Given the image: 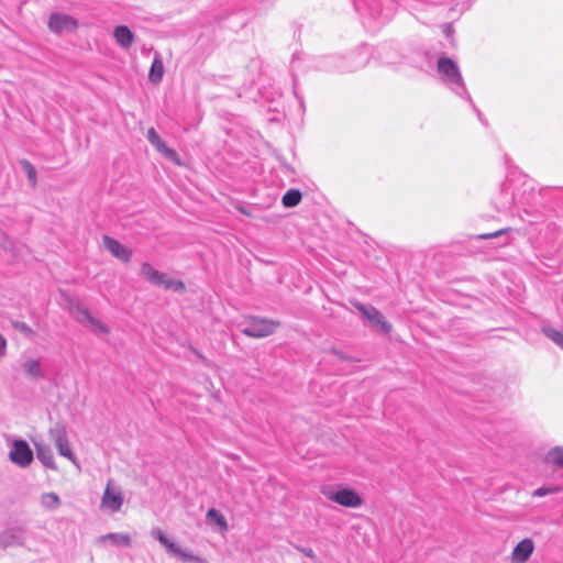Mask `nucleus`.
<instances>
[{
  "instance_id": "obj_1",
  "label": "nucleus",
  "mask_w": 563,
  "mask_h": 563,
  "mask_svg": "<svg viewBox=\"0 0 563 563\" xmlns=\"http://www.w3.org/2000/svg\"><path fill=\"white\" fill-rule=\"evenodd\" d=\"M437 71L441 80L459 97L466 99L472 103L473 109L481 119V112L475 107L472 98L465 87L463 77L461 75L457 64L450 57L442 56L438 59Z\"/></svg>"
},
{
  "instance_id": "obj_2",
  "label": "nucleus",
  "mask_w": 563,
  "mask_h": 563,
  "mask_svg": "<svg viewBox=\"0 0 563 563\" xmlns=\"http://www.w3.org/2000/svg\"><path fill=\"white\" fill-rule=\"evenodd\" d=\"M369 60L368 47L363 45L347 56H332L328 58L325 70H336L339 73H351L358 70L367 65Z\"/></svg>"
},
{
  "instance_id": "obj_3",
  "label": "nucleus",
  "mask_w": 563,
  "mask_h": 563,
  "mask_svg": "<svg viewBox=\"0 0 563 563\" xmlns=\"http://www.w3.org/2000/svg\"><path fill=\"white\" fill-rule=\"evenodd\" d=\"M141 276L155 287H162L165 290L183 292L185 284L180 280L170 278L167 274L155 269L150 263L145 262L141 265Z\"/></svg>"
},
{
  "instance_id": "obj_4",
  "label": "nucleus",
  "mask_w": 563,
  "mask_h": 563,
  "mask_svg": "<svg viewBox=\"0 0 563 563\" xmlns=\"http://www.w3.org/2000/svg\"><path fill=\"white\" fill-rule=\"evenodd\" d=\"M278 322L260 317H249L240 324L241 332L251 338H265L275 332Z\"/></svg>"
},
{
  "instance_id": "obj_5",
  "label": "nucleus",
  "mask_w": 563,
  "mask_h": 563,
  "mask_svg": "<svg viewBox=\"0 0 563 563\" xmlns=\"http://www.w3.org/2000/svg\"><path fill=\"white\" fill-rule=\"evenodd\" d=\"M68 310L70 314L91 333L99 334L103 332L101 321L95 318L78 300H69Z\"/></svg>"
},
{
  "instance_id": "obj_6",
  "label": "nucleus",
  "mask_w": 563,
  "mask_h": 563,
  "mask_svg": "<svg viewBox=\"0 0 563 563\" xmlns=\"http://www.w3.org/2000/svg\"><path fill=\"white\" fill-rule=\"evenodd\" d=\"M8 459L14 465L26 468L32 464L34 455L26 441L15 439L9 443Z\"/></svg>"
},
{
  "instance_id": "obj_7",
  "label": "nucleus",
  "mask_w": 563,
  "mask_h": 563,
  "mask_svg": "<svg viewBox=\"0 0 563 563\" xmlns=\"http://www.w3.org/2000/svg\"><path fill=\"white\" fill-rule=\"evenodd\" d=\"M151 536L156 539L169 554L176 555L181 561L202 563V560L199 556L172 542L159 528H153L151 530Z\"/></svg>"
},
{
  "instance_id": "obj_8",
  "label": "nucleus",
  "mask_w": 563,
  "mask_h": 563,
  "mask_svg": "<svg viewBox=\"0 0 563 563\" xmlns=\"http://www.w3.org/2000/svg\"><path fill=\"white\" fill-rule=\"evenodd\" d=\"M322 493L329 500L347 508H357L363 503L362 497L351 488L334 490L332 487H325Z\"/></svg>"
},
{
  "instance_id": "obj_9",
  "label": "nucleus",
  "mask_w": 563,
  "mask_h": 563,
  "mask_svg": "<svg viewBox=\"0 0 563 563\" xmlns=\"http://www.w3.org/2000/svg\"><path fill=\"white\" fill-rule=\"evenodd\" d=\"M48 435L49 440L55 444L58 453L73 463H76V457L69 448L65 427L63 424L56 423L49 429Z\"/></svg>"
},
{
  "instance_id": "obj_10",
  "label": "nucleus",
  "mask_w": 563,
  "mask_h": 563,
  "mask_svg": "<svg viewBox=\"0 0 563 563\" xmlns=\"http://www.w3.org/2000/svg\"><path fill=\"white\" fill-rule=\"evenodd\" d=\"M78 27L77 20L65 13H52L48 19V29L56 34L70 33Z\"/></svg>"
},
{
  "instance_id": "obj_11",
  "label": "nucleus",
  "mask_w": 563,
  "mask_h": 563,
  "mask_svg": "<svg viewBox=\"0 0 563 563\" xmlns=\"http://www.w3.org/2000/svg\"><path fill=\"white\" fill-rule=\"evenodd\" d=\"M354 306L365 319H367L373 325L379 328L382 332L388 333L390 331L391 325L375 307L360 302Z\"/></svg>"
},
{
  "instance_id": "obj_12",
  "label": "nucleus",
  "mask_w": 563,
  "mask_h": 563,
  "mask_svg": "<svg viewBox=\"0 0 563 563\" xmlns=\"http://www.w3.org/2000/svg\"><path fill=\"white\" fill-rule=\"evenodd\" d=\"M146 137L148 142L155 147V150L165 158L174 162L177 165H180L177 152L165 144L154 128L148 129Z\"/></svg>"
},
{
  "instance_id": "obj_13",
  "label": "nucleus",
  "mask_w": 563,
  "mask_h": 563,
  "mask_svg": "<svg viewBox=\"0 0 563 563\" xmlns=\"http://www.w3.org/2000/svg\"><path fill=\"white\" fill-rule=\"evenodd\" d=\"M534 550V543L531 539L521 540L512 550L511 563H526Z\"/></svg>"
},
{
  "instance_id": "obj_14",
  "label": "nucleus",
  "mask_w": 563,
  "mask_h": 563,
  "mask_svg": "<svg viewBox=\"0 0 563 563\" xmlns=\"http://www.w3.org/2000/svg\"><path fill=\"white\" fill-rule=\"evenodd\" d=\"M108 252L123 263H129L132 257V250L119 241L108 236Z\"/></svg>"
},
{
  "instance_id": "obj_15",
  "label": "nucleus",
  "mask_w": 563,
  "mask_h": 563,
  "mask_svg": "<svg viewBox=\"0 0 563 563\" xmlns=\"http://www.w3.org/2000/svg\"><path fill=\"white\" fill-rule=\"evenodd\" d=\"M113 37L117 44L123 49L130 48L134 42V34L126 25L115 26Z\"/></svg>"
},
{
  "instance_id": "obj_16",
  "label": "nucleus",
  "mask_w": 563,
  "mask_h": 563,
  "mask_svg": "<svg viewBox=\"0 0 563 563\" xmlns=\"http://www.w3.org/2000/svg\"><path fill=\"white\" fill-rule=\"evenodd\" d=\"M123 494L108 482V510L117 512L123 505Z\"/></svg>"
},
{
  "instance_id": "obj_17",
  "label": "nucleus",
  "mask_w": 563,
  "mask_h": 563,
  "mask_svg": "<svg viewBox=\"0 0 563 563\" xmlns=\"http://www.w3.org/2000/svg\"><path fill=\"white\" fill-rule=\"evenodd\" d=\"M164 75V64L159 54H155L152 62L148 79L152 84H158L162 81Z\"/></svg>"
},
{
  "instance_id": "obj_18",
  "label": "nucleus",
  "mask_w": 563,
  "mask_h": 563,
  "mask_svg": "<svg viewBox=\"0 0 563 563\" xmlns=\"http://www.w3.org/2000/svg\"><path fill=\"white\" fill-rule=\"evenodd\" d=\"M514 202V196L506 185L503 186L499 197L495 199L496 208L500 211L507 210Z\"/></svg>"
},
{
  "instance_id": "obj_19",
  "label": "nucleus",
  "mask_w": 563,
  "mask_h": 563,
  "mask_svg": "<svg viewBox=\"0 0 563 563\" xmlns=\"http://www.w3.org/2000/svg\"><path fill=\"white\" fill-rule=\"evenodd\" d=\"M541 331L548 339L563 350V333L561 331L550 324H543Z\"/></svg>"
},
{
  "instance_id": "obj_20",
  "label": "nucleus",
  "mask_w": 563,
  "mask_h": 563,
  "mask_svg": "<svg viewBox=\"0 0 563 563\" xmlns=\"http://www.w3.org/2000/svg\"><path fill=\"white\" fill-rule=\"evenodd\" d=\"M131 542V537L128 533H108V544L119 548H129Z\"/></svg>"
},
{
  "instance_id": "obj_21",
  "label": "nucleus",
  "mask_w": 563,
  "mask_h": 563,
  "mask_svg": "<svg viewBox=\"0 0 563 563\" xmlns=\"http://www.w3.org/2000/svg\"><path fill=\"white\" fill-rule=\"evenodd\" d=\"M302 195L298 189H289L283 196L282 202L286 208H292L300 203Z\"/></svg>"
},
{
  "instance_id": "obj_22",
  "label": "nucleus",
  "mask_w": 563,
  "mask_h": 563,
  "mask_svg": "<svg viewBox=\"0 0 563 563\" xmlns=\"http://www.w3.org/2000/svg\"><path fill=\"white\" fill-rule=\"evenodd\" d=\"M22 367L30 377L38 378L42 376L41 364L37 360H27L23 363Z\"/></svg>"
},
{
  "instance_id": "obj_23",
  "label": "nucleus",
  "mask_w": 563,
  "mask_h": 563,
  "mask_svg": "<svg viewBox=\"0 0 563 563\" xmlns=\"http://www.w3.org/2000/svg\"><path fill=\"white\" fill-rule=\"evenodd\" d=\"M547 461L558 467H563V446H555L547 454Z\"/></svg>"
},
{
  "instance_id": "obj_24",
  "label": "nucleus",
  "mask_w": 563,
  "mask_h": 563,
  "mask_svg": "<svg viewBox=\"0 0 563 563\" xmlns=\"http://www.w3.org/2000/svg\"><path fill=\"white\" fill-rule=\"evenodd\" d=\"M207 519L218 525L222 530L228 529V522L225 517L214 508H211L207 511Z\"/></svg>"
},
{
  "instance_id": "obj_25",
  "label": "nucleus",
  "mask_w": 563,
  "mask_h": 563,
  "mask_svg": "<svg viewBox=\"0 0 563 563\" xmlns=\"http://www.w3.org/2000/svg\"><path fill=\"white\" fill-rule=\"evenodd\" d=\"M41 505L53 510L59 507L60 500L55 493H45L41 496Z\"/></svg>"
},
{
  "instance_id": "obj_26",
  "label": "nucleus",
  "mask_w": 563,
  "mask_h": 563,
  "mask_svg": "<svg viewBox=\"0 0 563 563\" xmlns=\"http://www.w3.org/2000/svg\"><path fill=\"white\" fill-rule=\"evenodd\" d=\"M38 460L49 468H55L54 459L49 449L41 446L37 449Z\"/></svg>"
},
{
  "instance_id": "obj_27",
  "label": "nucleus",
  "mask_w": 563,
  "mask_h": 563,
  "mask_svg": "<svg viewBox=\"0 0 563 563\" xmlns=\"http://www.w3.org/2000/svg\"><path fill=\"white\" fill-rule=\"evenodd\" d=\"M21 164L27 175L30 184L34 187L36 185V172L34 166L27 161H22Z\"/></svg>"
},
{
  "instance_id": "obj_28",
  "label": "nucleus",
  "mask_w": 563,
  "mask_h": 563,
  "mask_svg": "<svg viewBox=\"0 0 563 563\" xmlns=\"http://www.w3.org/2000/svg\"><path fill=\"white\" fill-rule=\"evenodd\" d=\"M509 231L508 228L500 229L492 233H485V234H478L475 236L477 240H489V239H497L504 236Z\"/></svg>"
},
{
  "instance_id": "obj_29",
  "label": "nucleus",
  "mask_w": 563,
  "mask_h": 563,
  "mask_svg": "<svg viewBox=\"0 0 563 563\" xmlns=\"http://www.w3.org/2000/svg\"><path fill=\"white\" fill-rule=\"evenodd\" d=\"M13 327L20 331L23 332L25 335L31 336L33 334V330L24 322H13Z\"/></svg>"
},
{
  "instance_id": "obj_30",
  "label": "nucleus",
  "mask_w": 563,
  "mask_h": 563,
  "mask_svg": "<svg viewBox=\"0 0 563 563\" xmlns=\"http://www.w3.org/2000/svg\"><path fill=\"white\" fill-rule=\"evenodd\" d=\"M556 490H558V488L552 489V488L540 487L533 492V496L543 497V496H545L550 493L556 492Z\"/></svg>"
},
{
  "instance_id": "obj_31",
  "label": "nucleus",
  "mask_w": 563,
  "mask_h": 563,
  "mask_svg": "<svg viewBox=\"0 0 563 563\" xmlns=\"http://www.w3.org/2000/svg\"><path fill=\"white\" fill-rule=\"evenodd\" d=\"M297 550L310 559L314 558V552L311 548L297 547Z\"/></svg>"
},
{
  "instance_id": "obj_32",
  "label": "nucleus",
  "mask_w": 563,
  "mask_h": 563,
  "mask_svg": "<svg viewBox=\"0 0 563 563\" xmlns=\"http://www.w3.org/2000/svg\"><path fill=\"white\" fill-rule=\"evenodd\" d=\"M5 351V340L0 335V357L4 354Z\"/></svg>"
},
{
  "instance_id": "obj_33",
  "label": "nucleus",
  "mask_w": 563,
  "mask_h": 563,
  "mask_svg": "<svg viewBox=\"0 0 563 563\" xmlns=\"http://www.w3.org/2000/svg\"><path fill=\"white\" fill-rule=\"evenodd\" d=\"M378 11H379V10H378V8H377V7H372V5H369V7H368V14H369L371 16H373V18H375V16H376V14L378 13Z\"/></svg>"
},
{
  "instance_id": "obj_34",
  "label": "nucleus",
  "mask_w": 563,
  "mask_h": 563,
  "mask_svg": "<svg viewBox=\"0 0 563 563\" xmlns=\"http://www.w3.org/2000/svg\"><path fill=\"white\" fill-rule=\"evenodd\" d=\"M444 33L448 37H450L451 34L453 33V29L450 24L444 25Z\"/></svg>"
},
{
  "instance_id": "obj_35",
  "label": "nucleus",
  "mask_w": 563,
  "mask_h": 563,
  "mask_svg": "<svg viewBox=\"0 0 563 563\" xmlns=\"http://www.w3.org/2000/svg\"><path fill=\"white\" fill-rule=\"evenodd\" d=\"M2 238H3V240H4V242H3V246H4V249H8V247H9V245H7V242H9V244H11V242L8 240V238H7V236H4V235H3Z\"/></svg>"
},
{
  "instance_id": "obj_36",
  "label": "nucleus",
  "mask_w": 563,
  "mask_h": 563,
  "mask_svg": "<svg viewBox=\"0 0 563 563\" xmlns=\"http://www.w3.org/2000/svg\"><path fill=\"white\" fill-rule=\"evenodd\" d=\"M106 505V490L103 492L102 496H101V506H104Z\"/></svg>"
}]
</instances>
